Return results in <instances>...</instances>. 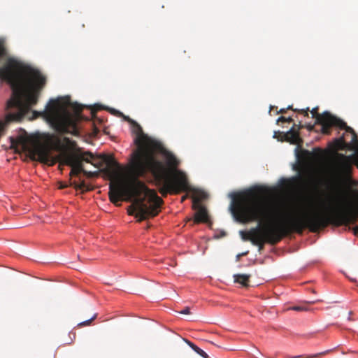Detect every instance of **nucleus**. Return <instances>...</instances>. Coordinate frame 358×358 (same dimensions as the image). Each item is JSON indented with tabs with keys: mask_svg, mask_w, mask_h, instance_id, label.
<instances>
[{
	"mask_svg": "<svg viewBox=\"0 0 358 358\" xmlns=\"http://www.w3.org/2000/svg\"><path fill=\"white\" fill-rule=\"evenodd\" d=\"M136 134L134 143L136 149L131 155L129 164L130 176L128 180H119L110 187V201L115 205L124 200L132 201L128 208V214L134 215L138 222L158 215L164 201L155 190L149 189L139 180L150 173L157 184L160 186L162 196L168 194H178L192 191L186 174L180 170H174L169 177V169L165 164L155 158L156 152L163 151L162 143L144 134L142 127L132 121Z\"/></svg>",
	"mask_w": 358,
	"mask_h": 358,
	"instance_id": "1",
	"label": "nucleus"
},
{
	"mask_svg": "<svg viewBox=\"0 0 358 358\" xmlns=\"http://www.w3.org/2000/svg\"><path fill=\"white\" fill-rule=\"evenodd\" d=\"M261 187H252L231 196V212L239 222L248 223L257 221L266 222L260 227L261 232L251 238V243L261 251L265 243L275 245L284 237L292 233L302 234L308 225L303 213L292 216L285 222L268 223L279 212V205L274 201L262 198Z\"/></svg>",
	"mask_w": 358,
	"mask_h": 358,
	"instance_id": "2",
	"label": "nucleus"
},
{
	"mask_svg": "<svg viewBox=\"0 0 358 358\" xmlns=\"http://www.w3.org/2000/svg\"><path fill=\"white\" fill-rule=\"evenodd\" d=\"M0 78L8 83L13 90L7 101L6 109L10 111L5 120H0V137L11 122H20L38 101L41 92L46 84V78L38 70L25 66L10 58L0 67Z\"/></svg>",
	"mask_w": 358,
	"mask_h": 358,
	"instance_id": "3",
	"label": "nucleus"
},
{
	"mask_svg": "<svg viewBox=\"0 0 358 358\" xmlns=\"http://www.w3.org/2000/svg\"><path fill=\"white\" fill-rule=\"evenodd\" d=\"M12 149L19 148L27 152L31 160H37L48 166H53L57 162L71 167L70 175L78 176L80 173L91 177L94 173L84 170L83 162H90L76 148V143L68 137L61 138L55 134H45L41 141H36L26 133L15 138L10 137Z\"/></svg>",
	"mask_w": 358,
	"mask_h": 358,
	"instance_id": "4",
	"label": "nucleus"
},
{
	"mask_svg": "<svg viewBox=\"0 0 358 358\" xmlns=\"http://www.w3.org/2000/svg\"><path fill=\"white\" fill-rule=\"evenodd\" d=\"M308 229L315 233L330 224L336 225L355 224L358 221V198L348 201L346 207L341 211L333 210L325 207L320 210L303 213Z\"/></svg>",
	"mask_w": 358,
	"mask_h": 358,
	"instance_id": "5",
	"label": "nucleus"
},
{
	"mask_svg": "<svg viewBox=\"0 0 358 358\" xmlns=\"http://www.w3.org/2000/svg\"><path fill=\"white\" fill-rule=\"evenodd\" d=\"M318 107L310 110L312 117L315 120V124L321 125V131L324 134H329L332 127L344 129L345 133L340 138H335L333 149L335 150H355L358 149V137L352 128L340 118L331 115L329 112L318 113Z\"/></svg>",
	"mask_w": 358,
	"mask_h": 358,
	"instance_id": "6",
	"label": "nucleus"
},
{
	"mask_svg": "<svg viewBox=\"0 0 358 358\" xmlns=\"http://www.w3.org/2000/svg\"><path fill=\"white\" fill-rule=\"evenodd\" d=\"M32 113L33 119L38 117H45L59 134L76 135L78 132L76 120L66 109L60 106L59 100L50 99L44 111L33 110Z\"/></svg>",
	"mask_w": 358,
	"mask_h": 358,
	"instance_id": "7",
	"label": "nucleus"
},
{
	"mask_svg": "<svg viewBox=\"0 0 358 358\" xmlns=\"http://www.w3.org/2000/svg\"><path fill=\"white\" fill-rule=\"evenodd\" d=\"M352 162L350 156L337 153L327 167V175L339 195H343V187L352 179Z\"/></svg>",
	"mask_w": 358,
	"mask_h": 358,
	"instance_id": "8",
	"label": "nucleus"
},
{
	"mask_svg": "<svg viewBox=\"0 0 358 358\" xmlns=\"http://www.w3.org/2000/svg\"><path fill=\"white\" fill-rule=\"evenodd\" d=\"M82 155L85 156V157H87L90 159L89 163L98 169H101L103 165H106V166L101 169V171L113 180L109 185V197L112 185L116 183L119 180L129 179V178H124L122 177V168L113 156L103 155L94 157L93 154L90 152H85L82 154Z\"/></svg>",
	"mask_w": 358,
	"mask_h": 358,
	"instance_id": "9",
	"label": "nucleus"
},
{
	"mask_svg": "<svg viewBox=\"0 0 358 358\" xmlns=\"http://www.w3.org/2000/svg\"><path fill=\"white\" fill-rule=\"evenodd\" d=\"M191 192H192L193 193L192 208L194 210H196V212L194 215V222H208L209 217L207 210L204 206L201 205V201L207 198V194L202 190L196 189L193 188H192Z\"/></svg>",
	"mask_w": 358,
	"mask_h": 358,
	"instance_id": "10",
	"label": "nucleus"
},
{
	"mask_svg": "<svg viewBox=\"0 0 358 358\" xmlns=\"http://www.w3.org/2000/svg\"><path fill=\"white\" fill-rule=\"evenodd\" d=\"M162 145H163L162 144ZM162 147H164V146H162ZM157 153H163L166 155V163H167L168 166H166V165H165V166L169 169V177H171L172 171L174 170H178L176 168L178 167V166L180 164L179 160L176 157V156L174 155H173L172 153H171L169 152H167L164 149V148H163V151L156 152L155 155ZM155 158L157 159L156 156H155Z\"/></svg>",
	"mask_w": 358,
	"mask_h": 358,
	"instance_id": "11",
	"label": "nucleus"
},
{
	"mask_svg": "<svg viewBox=\"0 0 358 358\" xmlns=\"http://www.w3.org/2000/svg\"><path fill=\"white\" fill-rule=\"evenodd\" d=\"M322 150L320 148L314 149L313 152H310L308 150H301L297 154V157L304 163H310L313 161L318 155H322Z\"/></svg>",
	"mask_w": 358,
	"mask_h": 358,
	"instance_id": "12",
	"label": "nucleus"
},
{
	"mask_svg": "<svg viewBox=\"0 0 358 358\" xmlns=\"http://www.w3.org/2000/svg\"><path fill=\"white\" fill-rule=\"evenodd\" d=\"M261 232L260 227L252 228L248 231H241L240 234L241 238L244 241H250L251 242V238L256 237L258 234Z\"/></svg>",
	"mask_w": 358,
	"mask_h": 358,
	"instance_id": "13",
	"label": "nucleus"
},
{
	"mask_svg": "<svg viewBox=\"0 0 358 358\" xmlns=\"http://www.w3.org/2000/svg\"><path fill=\"white\" fill-rule=\"evenodd\" d=\"M287 140L292 144H299L301 142V139L299 137V132L292 129L286 134Z\"/></svg>",
	"mask_w": 358,
	"mask_h": 358,
	"instance_id": "14",
	"label": "nucleus"
},
{
	"mask_svg": "<svg viewBox=\"0 0 358 358\" xmlns=\"http://www.w3.org/2000/svg\"><path fill=\"white\" fill-rule=\"evenodd\" d=\"M235 281L238 283L241 284L244 287H248L249 278L245 275H235Z\"/></svg>",
	"mask_w": 358,
	"mask_h": 358,
	"instance_id": "15",
	"label": "nucleus"
},
{
	"mask_svg": "<svg viewBox=\"0 0 358 358\" xmlns=\"http://www.w3.org/2000/svg\"><path fill=\"white\" fill-rule=\"evenodd\" d=\"M288 109H291V110H293L294 111H296L301 114H303L305 117H309V114H308V112L310 111L309 108H306V109L298 110V109H293L292 106H289L286 109L285 108L280 109L278 113H285L286 112V110Z\"/></svg>",
	"mask_w": 358,
	"mask_h": 358,
	"instance_id": "16",
	"label": "nucleus"
},
{
	"mask_svg": "<svg viewBox=\"0 0 358 358\" xmlns=\"http://www.w3.org/2000/svg\"><path fill=\"white\" fill-rule=\"evenodd\" d=\"M185 341L188 344V345L194 350L196 353H198L199 355H201L203 357H207V354L201 348L197 347L196 345H194L193 343L188 340H185Z\"/></svg>",
	"mask_w": 358,
	"mask_h": 358,
	"instance_id": "17",
	"label": "nucleus"
},
{
	"mask_svg": "<svg viewBox=\"0 0 358 358\" xmlns=\"http://www.w3.org/2000/svg\"><path fill=\"white\" fill-rule=\"evenodd\" d=\"M71 185L73 186L76 189H80L83 192L90 190L84 181H82L80 183H78L74 181L71 183Z\"/></svg>",
	"mask_w": 358,
	"mask_h": 358,
	"instance_id": "18",
	"label": "nucleus"
},
{
	"mask_svg": "<svg viewBox=\"0 0 358 358\" xmlns=\"http://www.w3.org/2000/svg\"><path fill=\"white\" fill-rule=\"evenodd\" d=\"M329 352V350H327V351H325V352H320V353H316V354L310 355H297V356H294L292 358H317V357H320L322 356L323 355L327 354Z\"/></svg>",
	"mask_w": 358,
	"mask_h": 358,
	"instance_id": "19",
	"label": "nucleus"
},
{
	"mask_svg": "<svg viewBox=\"0 0 358 358\" xmlns=\"http://www.w3.org/2000/svg\"><path fill=\"white\" fill-rule=\"evenodd\" d=\"M289 309L295 310V311H306L308 310L306 306H294L290 307Z\"/></svg>",
	"mask_w": 358,
	"mask_h": 358,
	"instance_id": "20",
	"label": "nucleus"
},
{
	"mask_svg": "<svg viewBox=\"0 0 358 358\" xmlns=\"http://www.w3.org/2000/svg\"><path fill=\"white\" fill-rule=\"evenodd\" d=\"M96 317V314H94V316H93L92 318H90V319H89V320H86V321H84V322H83L79 323V324H78V326H80V327L88 326V325H90V324L92 323V321H93Z\"/></svg>",
	"mask_w": 358,
	"mask_h": 358,
	"instance_id": "21",
	"label": "nucleus"
},
{
	"mask_svg": "<svg viewBox=\"0 0 358 358\" xmlns=\"http://www.w3.org/2000/svg\"><path fill=\"white\" fill-rule=\"evenodd\" d=\"M277 122H293V119L291 117H285L284 116H280L277 120Z\"/></svg>",
	"mask_w": 358,
	"mask_h": 358,
	"instance_id": "22",
	"label": "nucleus"
},
{
	"mask_svg": "<svg viewBox=\"0 0 358 358\" xmlns=\"http://www.w3.org/2000/svg\"><path fill=\"white\" fill-rule=\"evenodd\" d=\"M46 282L41 281V280H37L36 281V285L38 288H42V289H46L49 288V287L45 285Z\"/></svg>",
	"mask_w": 358,
	"mask_h": 358,
	"instance_id": "23",
	"label": "nucleus"
},
{
	"mask_svg": "<svg viewBox=\"0 0 358 358\" xmlns=\"http://www.w3.org/2000/svg\"><path fill=\"white\" fill-rule=\"evenodd\" d=\"M6 54V49L3 45L0 42V59Z\"/></svg>",
	"mask_w": 358,
	"mask_h": 358,
	"instance_id": "24",
	"label": "nucleus"
},
{
	"mask_svg": "<svg viewBox=\"0 0 358 358\" xmlns=\"http://www.w3.org/2000/svg\"><path fill=\"white\" fill-rule=\"evenodd\" d=\"M180 313L184 314V315L189 314L190 313L189 308L188 307H186L184 310H181L180 312Z\"/></svg>",
	"mask_w": 358,
	"mask_h": 358,
	"instance_id": "25",
	"label": "nucleus"
},
{
	"mask_svg": "<svg viewBox=\"0 0 358 358\" xmlns=\"http://www.w3.org/2000/svg\"><path fill=\"white\" fill-rule=\"evenodd\" d=\"M73 108L76 113H80L82 110V108L77 104H76Z\"/></svg>",
	"mask_w": 358,
	"mask_h": 358,
	"instance_id": "26",
	"label": "nucleus"
},
{
	"mask_svg": "<svg viewBox=\"0 0 358 358\" xmlns=\"http://www.w3.org/2000/svg\"><path fill=\"white\" fill-rule=\"evenodd\" d=\"M305 127H306L309 131H312V130H313V129H314V125L310 124H307V125H306Z\"/></svg>",
	"mask_w": 358,
	"mask_h": 358,
	"instance_id": "27",
	"label": "nucleus"
},
{
	"mask_svg": "<svg viewBox=\"0 0 358 358\" xmlns=\"http://www.w3.org/2000/svg\"><path fill=\"white\" fill-rule=\"evenodd\" d=\"M317 301H319V300L306 301L304 302L309 304H313Z\"/></svg>",
	"mask_w": 358,
	"mask_h": 358,
	"instance_id": "28",
	"label": "nucleus"
},
{
	"mask_svg": "<svg viewBox=\"0 0 358 358\" xmlns=\"http://www.w3.org/2000/svg\"><path fill=\"white\" fill-rule=\"evenodd\" d=\"M188 198V194H186L181 197V202H184Z\"/></svg>",
	"mask_w": 358,
	"mask_h": 358,
	"instance_id": "29",
	"label": "nucleus"
},
{
	"mask_svg": "<svg viewBox=\"0 0 358 358\" xmlns=\"http://www.w3.org/2000/svg\"><path fill=\"white\" fill-rule=\"evenodd\" d=\"M68 187V185H60V187H59V188H60V189H64V188H66V187Z\"/></svg>",
	"mask_w": 358,
	"mask_h": 358,
	"instance_id": "30",
	"label": "nucleus"
},
{
	"mask_svg": "<svg viewBox=\"0 0 358 358\" xmlns=\"http://www.w3.org/2000/svg\"><path fill=\"white\" fill-rule=\"evenodd\" d=\"M306 291H310V292L314 291V288H313V287L306 288Z\"/></svg>",
	"mask_w": 358,
	"mask_h": 358,
	"instance_id": "31",
	"label": "nucleus"
},
{
	"mask_svg": "<svg viewBox=\"0 0 358 358\" xmlns=\"http://www.w3.org/2000/svg\"><path fill=\"white\" fill-rule=\"evenodd\" d=\"M248 254V251H246V252H242L241 255L242 256H245V255H247Z\"/></svg>",
	"mask_w": 358,
	"mask_h": 358,
	"instance_id": "32",
	"label": "nucleus"
},
{
	"mask_svg": "<svg viewBox=\"0 0 358 358\" xmlns=\"http://www.w3.org/2000/svg\"><path fill=\"white\" fill-rule=\"evenodd\" d=\"M302 127H303V126H302V125L301 124V122H300V123H299V129H300V128H302Z\"/></svg>",
	"mask_w": 358,
	"mask_h": 358,
	"instance_id": "33",
	"label": "nucleus"
},
{
	"mask_svg": "<svg viewBox=\"0 0 358 358\" xmlns=\"http://www.w3.org/2000/svg\"><path fill=\"white\" fill-rule=\"evenodd\" d=\"M241 256H242V255L240 254V255H237V257H238V258H239V257H241Z\"/></svg>",
	"mask_w": 358,
	"mask_h": 358,
	"instance_id": "34",
	"label": "nucleus"
}]
</instances>
